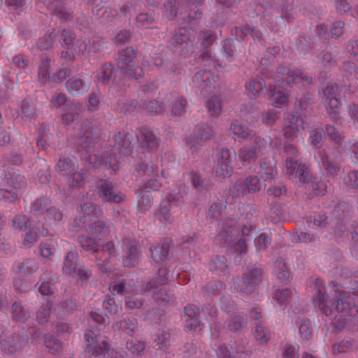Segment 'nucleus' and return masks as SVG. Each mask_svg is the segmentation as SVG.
<instances>
[{"label": "nucleus", "mask_w": 358, "mask_h": 358, "mask_svg": "<svg viewBox=\"0 0 358 358\" xmlns=\"http://www.w3.org/2000/svg\"><path fill=\"white\" fill-rule=\"evenodd\" d=\"M87 220L91 222L90 224L85 225L90 236H83L80 238V243L81 246L86 250L98 251L101 245L102 250H108L109 254H111L114 244L108 242L105 245H103V240L105 238L108 231V227H106L105 224L102 222L92 221V218H88L87 215L80 219L79 221L85 224Z\"/></svg>", "instance_id": "f03ea898"}, {"label": "nucleus", "mask_w": 358, "mask_h": 358, "mask_svg": "<svg viewBox=\"0 0 358 358\" xmlns=\"http://www.w3.org/2000/svg\"><path fill=\"white\" fill-rule=\"evenodd\" d=\"M250 145L244 146L239 154V159L243 162V165L249 164L257 156V151L264 147L266 141L264 139H258L257 137L252 136Z\"/></svg>", "instance_id": "6e6552de"}, {"label": "nucleus", "mask_w": 358, "mask_h": 358, "mask_svg": "<svg viewBox=\"0 0 358 358\" xmlns=\"http://www.w3.org/2000/svg\"><path fill=\"white\" fill-rule=\"evenodd\" d=\"M125 247L127 250L126 259L124 260V264L127 266H133L135 265L137 255H138V247L135 243H131L130 244H125Z\"/></svg>", "instance_id": "b1692460"}, {"label": "nucleus", "mask_w": 358, "mask_h": 358, "mask_svg": "<svg viewBox=\"0 0 358 358\" xmlns=\"http://www.w3.org/2000/svg\"><path fill=\"white\" fill-rule=\"evenodd\" d=\"M91 318L96 323L99 324H105L106 322H109V317L103 316L99 313L96 311H93L91 313Z\"/></svg>", "instance_id": "680f3d73"}, {"label": "nucleus", "mask_w": 358, "mask_h": 358, "mask_svg": "<svg viewBox=\"0 0 358 358\" xmlns=\"http://www.w3.org/2000/svg\"><path fill=\"white\" fill-rule=\"evenodd\" d=\"M199 308L196 306H188L185 308L182 316L185 327L189 330L196 331L199 327L200 322L198 320Z\"/></svg>", "instance_id": "ddd939ff"}, {"label": "nucleus", "mask_w": 358, "mask_h": 358, "mask_svg": "<svg viewBox=\"0 0 358 358\" xmlns=\"http://www.w3.org/2000/svg\"><path fill=\"white\" fill-rule=\"evenodd\" d=\"M350 157L355 162H358V143H355L350 148Z\"/></svg>", "instance_id": "774afa93"}, {"label": "nucleus", "mask_w": 358, "mask_h": 358, "mask_svg": "<svg viewBox=\"0 0 358 358\" xmlns=\"http://www.w3.org/2000/svg\"><path fill=\"white\" fill-rule=\"evenodd\" d=\"M290 296V290L287 288H282L276 291L275 294V299L276 303L281 306L287 304V301Z\"/></svg>", "instance_id": "7c9ffc66"}, {"label": "nucleus", "mask_w": 358, "mask_h": 358, "mask_svg": "<svg viewBox=\"0 0 358 358\" xmlns=\"http://www.w3.org/2000/svg\"><path fill=\"white\" fill-rule=\"evenodd\" d=\"M170 275V272L166 268L162 267L159 268V277L161 278L160 282L154 286L150 285L149 293L162 301L169 300V298L166 296V291L164 284Z\"/></svg>", "instance_id": "9d476101"}, {"label": "nucleus", "mask_w": 358, "mask_h": 358, "mask_svg": "<svg viewBox=\"0 0 358 358\" xmlns=\"http://www.w3.org/2000/svg\"><path fill=\"white\" fill-rule=\"evenodd\" d=\"M235 152L229 149H222L218 156L217 164L214 169L215 178L221 180L229 178L232 173L231 162L235 157Z\"/></svg>", "instance_id": "423d86ee"}, {"label": "nucleus", "mask_w": 358, "mask_h": 358, "mask_svg": "<svg viewBox=\"0 0 358 358\" xmlns=\"http://www.w3.org/2000/svg\"><path fill=\"white\" fill-rule=\"evenodd\" d=\"M255 337L257 341L260 344H264L268 341V334L264 327L257 326L255 331Z\"/></svg>", "instance_id": "79ce46f5"}, {"label": "nucleus", "mask_w": 358, "mask_h": 358, "mask_svg": "<svg viewBox=\"0 0 358 358\" xmlns=\"http://www.w3.org/2000/svg\"><path fill=\"white\" fill-rule=\"evenodd\" d=\"M76 254L74 252H69L64 259L63 270L64 272L69 274H73L76 272Z\"/></svg>", "instance_id": "bb28decb"}, {"label": "nucleus", "mask_w": 358, "mask_h": 358, "mask_svg": "<svg viewBox=\"0 0 358 358\" xmlns=\"http://www.w3.org/2000/svg\"><path fill=\"white\" fill-rule=\"evenodd\" d=\"M206 106L211 115H216L221 110L220 101L217 97H212L208 101Z\"/></svg>", "instance_id": "2f4dec72"}, {"label": "nucleus", "mask_w": 358, "mask_h": 358, "mask_svg": "<svg viewBox=\"0 0 358 358\" xmlns=\"http://www.w3.org/2000/svg\"><path fill=\"white\" fill-rule=\"evenodd\" d=\"M327 135L334 141L341 139V134L336 130L333 126H327L326 128Z\"/></svg>", "instance_id": "4d7b16f0"}, {"label": "nucleus", "mask_w": 358, "mask_h": 358, "mask_svg": "<svg viewBox=\"0 0 358 358\" xmlns=\"http://www.w3.org/2000/svg\"><path fill=\"white\" fill-rule=\"evenodd\" d=\"M245 88L248 94L253 95L257 94H264L266 92L264 82L259 79L248 82L245 85Z\"/></svg>", "instance_id": "4be33fe9"}, {"label": "nucleus", "mask_w": 358, "mask_h": 358, "mask_svg": "<svg viewBox=\"0 0 358 358\" xmlns=\"http://www.w3.org/2000/svg\"><path fill=\"white\" fill-rule=\"evenodd\" d=\"M304 120L302 117L289 114L285 120L283 132L287 140H292L297 136L300 129H304Z\"/></svg>", "instance_id": "1a4fd4ad"}, {"label": "nucleus", "mask_w": 358, "mask_h": 358, "mask_svg": "<svg viewBox=\"0 0 358 358\" xmlns=\"http://www.w3.org/2000/svg\"><path fill=\"white\" fill-rule=\"evenodd\" d=\"M50 64V60L46 59L45 61H43L41 64L39 66L38 76H39V78L43 81L46 80V79L49 77Z\"/></svg>", "instance_id": "ea45409f"}, {"label": "nucleus", "mask_w": 358, "mask_h": 358, "mask_svg": "<svg viewBox=\"0 0 358 358\" xmlns=\"http://www.w3.org/2000/svg\"><path fill=\"white\" fill-rule=\"evenodd\" d=\"M258 273L257 271H255V273ZM256 276V274L252 273L250 274V277L247 278L245 281H242L239 279H236L234 282V284H237L239 286V284L241 283L240 287H237V289H240L241 291L245 292L247 293H250L255 289V285L256 282L253 281V277Z\"/></svg>", "instance_id": "a878e982"}, {"label": "nucleus", "mask_w": 358, "mask_h": 358, "mask_svg": "<svg viewBox=\"0 0 358 358\" xmlns=\"http://www.w3.org/2000/svg\"><path fill=\"white\" fill-rule=\"evenodd\" d=\"M229 347L221 346L217 351L218 358H235L238 356V351H231Z\"/></svg>", "instance_id": "c9c22d12"}, {"label": "nucleus", "mask_w": 358, "mask_h": 358, "mask_svg": "<svg viewBox=\"0 0 358 358\" xmlns=\"http://www.w3.org/2000/svg\"><path fill=\"white\" fill-rule=\"evenodd\" d=\"M169 338L170 334L168 332H162V334L158 336V341L155 347H157L158 349H163L164 348H166Z\"/></svg>", "instance_id": "8fccbe9b"}, {"label": "nucleus", "mask_w": 358, "mask_h": 358, "mask_svg": "<svg viewBox=\"0 0 358 358\" xmlns=\"http://www.w3.org/2000/svg\"><path fill=\"white\" fill-rule=\"evenodd\" d=\"M231 131L238 139H247L251 136L247 128L239 122H235L231 127Z\"/></svg>", "instance_id": "cd10ccee"}, {"label": "nucleus", "mask_w": 358, "mask_h": 358, "mask_svg": "<svg viewBox=\"0 0 358 358\" xmlns=\"http://www.w3.org/2000/svg\"><path fill=\"white\" fill-rule=\"evenodd\" d=\"M62 36L63 37V41L67 46V52L65 53L63 52L62 55L64 57L71 58L75 54L80 53L84 52L87 48V45L83 43H79L76 42V47L73 43L74 37L72 34L64 31Z\"/></svg>", "instance_id": "f8f14e48"}, {"label": "nucleus", "mask_w": 358, "mask_h": 358, "mask_svg": "<svg viewBox=\"0 0 358 358\" xmlns=\"http://www.w3.org/2000/svg\"><path fill=\"white\" fill-rule=\"evenodd\" d=\"M337 90L336 85H330L327 86L323 92L324 97L330 110L337 108L341 104V100L336 93Z\"/></svg>", "instance_id": "2eb2a0df"}, {"label": "nucleus", "mask_w": 358, "mask_h": 358, "mask_svg": "<svg viewBox=\"0 0 358 358\" xmlns=\"http://www.w3.org/2000/svg\"><path fill=\"white\" fill-rule=\"evenodd\" d=\"M315 157L321 159L322 166L330 176H334L339 171L338 167L336 166L337 161H334L332 156H326L321 152H318Z\"/></svg>", "instance_id": "a211bd4d"}, {"label": "nucleus", "mask_w": 358, "mask_h": 358, "mask_svg": "<svg viewBox=\"0 0 358 358\" xmlns=\"http://www.w3.org/2000/svg\"><path fill=\"white\" fill-rule=\"evenodd\" d=\"M136 325L133 322L129 324L127 321H123L120 323V329L128 334H129L130 331H133Z\"/></svg>", "instance_id": "338daca9"}, {"label": "nucleus", "mask_w": 358, "mask_h": 358, "mask_svg": "<svg viewBox=\"0 0 358 358\" xmlns=\"http://www.w3.org/2000/svg\"><path fill=\"white\" fill-rule=\"evenodd\" d=\"M12 311L15 319L17 321H23L26 317L27 313L22 307L18 303H14L12 307Z\"/></svg>", "instance_id": "37998d69"}, {"label": "nucleus", "mask_w": 358, "mask_h": 358, "mask_svg": "<svg viewBox=\"0 0 358 358\" xmlns=\"http://www.w3.org/2000/svg\"><path fill=\"white\" fill-rule=\"evenodd\" d=\"M178 32L179 34H176L173 39V44L176 46H178V48L181 49V51L186 49L189 50L192 45L190 39V34L188 33L187 35V30L184 28H180Z\"/></svg>", "instance_id": "dca6fc26"}, {"label": "nucleus", "mask_w": 358, "mask_h": 358, "mask_svg": "<svg viewBox=\"0 0 358 358\" xmlns=\"http://www.w3.org/2000/svg\"><path fill=\"white\" fill-rule=\"evenodd\" d=\"M126 305L129 308H138L142 306V299L139 294L128 296L126 299Z\"/></svg>", "instance_id": "a19ab883"}, {"label": "nucleus", "mask_w": 358, "mask_h": 358, "mask_svg": "<svg viewBox=\"0 0 358 358\" xmlns=\"http://www.w3.org/2000/svg\"><path fill=\"white\" fill-rule=\"evenodd\" d=\"M343 23L342 22H336L333 24L331 29V36L334 37H338L343 32Z\"/></svg>", "instance_id": "bf43d9fd"}, {"label": "nucleus", "mask_w": 358, "mask_h": 358, "mask_svg": "<svg viewBox=\"0 0 358 358\" xmlns=\"http://www.w3.org/2000/svg\"><path fill=\"white\" fill-rule=\"evenodd\" d=\"M298 349L289 344H286L284 348V358H296L297 357Z\"/></svg>", "instance_id": "3c124183"}, {"label": "nucleus", "mask_w": 358, "mask_h": 358, "mask_svg": "<svg viewBox=\"0 0 358 358\" xmlns=\"http://www.w3.org/2000/svg\"><path fill=\"white\" fill-rule=\"evenodd\" d=\"M351 346V343L348 341H343L339 343H336L332 347V350L334 354H338L341 352H344L348 349H350Z\"/></svg>", "instance_id": "de8ad7c7"}, {"label": "nucleus", "mask_w": 358, "mask_h": 358, "mask_svg": "<svg viewBox=\"0 0 358 358\" xmlns=\"http://www.w3.org/2000/svg\"><path fill=\"white\" fill-rule=\"evenodd\" d=\"M210 75V72L207 71H204L202 73L199 72L194 76V81L199 83L200 80H202L203 82H207L210 83V81L209 78Z\"/></svg>", "instance_id": "13d9d810"}, {"label": "nucleus", "mask_w": 358, "mask_h": 358, "mask_svg": "<svg viewBox=\"0 0 358 358\" xmlns=\"http://www.w3.org/2000/svg\"><path fill=\"white\" fill-rule=\"evenodd\" d=\"M62 214L58 211L55 208L48 209L45 214V220L47 222L51 224L53 222L61 220Z\"/></svg>", "instance_id": "e433bc0d"}, {"label": "nucleus", "mask_w": 358, "mask_h": 358, "mask_svg": "<svg viewBox=\"0 0 358 358\" xmlns=\"http://www.w3.org/2000/svg\"><path fill=\"white\" fill-rule=\"evenodd\" d=\"M85 339L88 343L89 351L96 355L102 354L108 350V343L104 340L98 339L97 335L92 331L87 330L85 333Z\"/></svg>", "instance_id": "9b49d317"}, {"label": "nucleus", "mask_w": 358, "mask_h": 358, "mask_svg": "<svg viewBox=\"0 0 358 358\" xmlns=\"http://www.w3.org/2000/svg\"><path fill=\"white\" fill-rule=\"evenodd\" d=\"M55 245V242L53 240L43 243L40 248L41 255L45 258L50 257L53 254V250Z\"/></svg>", "instance_id": "f704fd0d"}, {"label": "nucleus", "mask_w": 358, "mask_h": 358, "mask_svg": "<svg viewBox=\"0 0 358 358\" xmlns=\"http://www.w3.org/2000/svg\"><path fill=\"white\" fill-rule=\"evenodd\" d=\"M50 315V308H44L40 310L36 315L37 319L41 322H45L48 320V317Z\"/></svg>", "instance_id": "e2e57ef3"}, {"label": "nucleus", "mask_w": 358, "mask_h": 358, "mask_svg": "<svg viewBox=\"0 0 358 358\" xmlns=\"http://www.w3.org/2000/svg\"><path fill=\"white\" fill-rule=\"evenodd\" d=\"M310 139L313 145L315 148H319L322 145V135L320 130H313L310 132Z\"/></svg>", "instance_id": "c03bdc74"}, {"label": "nucleus", "mask_w": 358, "mask_h": 358, "mask_svg": "<svg viewBox=\"0 0 358 358\" xmlns=\"http://www.w3.org/2000/svg\"><path fill=\"white\" fill-rule=\"evenodd\" d=\"M38 234L34 231H30L28 234H26V236L24 239V244L27 246H31L34 243L36 242Z\"/></svg>", "instance_id": "6e6d98bb"}, {"label": "nucleus", "mask_w": 358, "mask_h": 358, "mask_svg": "<svg viewBox=\"0 0 358 358\" xmlns=\"http://www.w3.org/2000/svg\"><path fill=\"white\" fill-rule=\"evenodd\" d=\"M153 17L147 13H141L136 17V22L139 27L149 28L152 22Z\"/></svg>", "instance_id": "4c0bfd02"}, {"label": "nucleus", "mask_w": 358, "mask_h": 358, "mask_svg": "<svg viewBox=\"0 0 358 358\" xmlns=\"http://www.w3.org/2000/svg\"><path fill=\"white\" fill-rule=\"evenodd\" d=\"M137 138L141 145L148 150L153 149L158 145L156 136L149 130L141 131Z\"/></svg>", "instance_id": "f3484780"}, {"label": "nucleus", "mask_w": 358, "mask_h": 358, "mask_svg": "<svg viewBox=\"0 0 358 358\" xmlns=\"http://www.w3.org/2000/svg\"><path fill=\"white\" fill-rule=\"evenodd\" d=\"M228 328L231 331H236L241 327L240 317H236L234 319L229 322Z\"/></svg>", "instance_id": "69168bd1"}, {"label": "nucleus", "mask_w": 358, "mask_h": 358, "mask_svg": "<svg viewBox=\"0 0 358 358\" xmlns=\"http://www.w3.org/2000/svg\"><path fill=\"white\" fill-rule=\"evenodd\" d=\"M255 243L258 250L264 249L270 243V238L265 234H262L255 239Z\"/></svg>", "instance_id": "49530a36"}, {"label": "nucleus", "mask_w": 358, "mask_h": 358, "mask_svg": "<svg viewBox=\"0 0 358 358\" xmlns=\"http://www.w3.org/2000/svg\"><path fill=\"white\" fill-rule=\"evenodd\" d=\"M112 75L111 66L108 64H105L101 66L99 71L97 73V79L99 81L106 82L108 81Z\"/></svg>", "instance_id": "473e14b6"}, {"label": "nucleus", "mask_w": 358, "mask_h": 358, "mask_svg": "<svg viewBox=\"0 0 358 358\" xmlns=\"http://www.w3.org/2000/svg\"><path fill=\"white\" fill-rule=\"evenodd\" d=\"M211 134H212V129L210 128H208V127L203 128L196 137L189 138L187 140V143L191 146L194 147L196 145L200 144L203 140L208 139L211 136Z\"/></svg>", "instance_id": "c85d7f7f"}, {"label": "nucleus", "mask_w": 358, "mask_h": 358, "mask_svg": "<svg viewBox=\"0 0 358 358\" xmlns=\"http://www.w3.org/2000/svg\"><path fill=\"white\" fill-rule=\"evenodd\" d=\"M75 166V158L73 156H69L66 158L60 159L56 165V169L58 171L70 173L74 170Z\"/></svg>", "instance_id": "393cba45"}, {"label": "nucleus", "mask_w": 358, "mask_h": 358, "mask_svg": "<svg viewBox=\"0 0 358 358\" xmlns=\"http://www.w3.org/2000/svg\"><path fill=\"white\" fill-rule=\"evenodd\" d=\"M316 285L317 291L314 296L313 303L315 308L330 317L336 329H341L352 318L357 316V308L346 300L343 292L350 294L347 289H350L353 294H358V278L347 280L343 290L335 285H330L329 290H327L321 280H317Z\"/></svg>", "instance_id": "f257e3e1"}, {"label": "nucleus", "mask_w": 358, "mask_h": 358, "mask_svg": "<svg viewBox=\"0 0 358 358\" xmlns=\"http://www.w3.org/2000/svg\"><path fill=\"white\" fill-rule=\"evenodd\" d=\"M27 218L24 216L15 217L13 221V226L15 229L22 230L27 228Z\"/></svg>", "instance_id": "5fc2aeb1"}, {"label": "nucleus", "mask_w": 358, "mask_h": 358, "mask_svg": "<svg viewBox=\"0 0 358 358\" xmlns=\"http://www.w3.org/2000/svg\"><path fill=\"white\" fill-rule=\"evenodd\" d=\"M135 58V52L132 48L127 47L122 50L119 54V66L124 70L127 73L136 79L141 78L143 74L142 67L133 69L134 65L132 64Z\"/></svg>", "instance_id": "0eeeda50"}, {"label": "nucleus", "mask_w": 358, "mask_h": 358, "mask_svg": "<svg viewBox=\"0 0 358 358\" xmlns=\"http://www.w3.org/2000/svg\"><path fill=\"white\" fill-rule=\"evenodd\" d=\"M176 1L173 0L169 1L165 5L166 15L168 17H174L176 15L175 8Z\"/></svg>", "instance_id": "052dcab7"}, {"label": "nucleus", "mask_w": 358, "mask_h": 358, "mask_svg": "<svg viewBox=\"0 0 358 358\" xmlns=\"http://www.w3.org/2000/svg\"><path fill=\"white\" fill-rule=\"evenodd\" d=\"M299 331L301 336L307 338L312 333V326L308 320H301L299 326Z\"/></svg>", "instance_id": "72a5a7b5"}, {"label": "nucleus", "mask_w": 358, "mask_h": 358, "mask_svg": "<svg viewBox=\"0 0 358 358\" xmlns=\"http://www.w3.org/2000/svg\"><path fill=\"white\" fill-rule=\"evenodd\" d=\"M103 308L104 310L110 316L118 314L122 310V305L120 301H117L115 298L108 296L103 302Z\"/></svg>", "instance_id": "aec40b11"}, {"label": "nucleus", "mask_w": 358, "mask_h": 358, "mask_svg": "<svg viewBox=\"0 0 358 358\" xmlns=\"http://www.w3.org/2000/svg\"><path fill=\"white\" fill-rule=\"evenodd\" d=\"M109 289L113 295L122 294L124 289V284L122 282H113L110 283Z\"/></svg>", "instance_id": "864d4df0"}, {"label": "nucleus", "mask_w": 358, "mask_h": 358, "mask_svg": "<svg viewBox=\"0 0 358 358\" xmlns=\"http://www.w3.org/2000/svg\"><path fill=\"white\" fill-rule=\"evenodd\" d=\"M6 3L10 7V10H21L23 6V0H6Z\"/></svg>", "instance_id": "0e129e2a"}, {"label": "nucleus", "mask_w": 358, "mask_h": 358, "mask_svg": "<svg viewBox=\"0 0 358 358\" xmlns=\"http://www.w3.org/2000/svg\"><path fill=\"white\" fill-rule=\"evenodd\" d=\"M283 78H280L277 76V80L275 82L274 89L271 92V101L275 107H280L287 102V94L284 90L286 85L292 82L294 83H306L309 84L310 80L301 70L281 73Z\"/></svg>", "instance_id": "7ed1b4c3"}, {"label": "nucleus", "mask_w": 358, "mask_h": 358, "mask_svg": "<svg viewBox=\"0 0 358 358\" xmlns=\"http://www.w3.org/2000/svg\"><path fill=\"white\" fill-rule=\"evenodd\" d=\"M344 183L351 187H358V172H350L348 176L343 178Z\"/></svg>", "instance_id": "58836bf2"}, {"label": "nucleus", "mask_w": 358, "mask_h": 358, "mask_svg": "<svg viewBox=\"0 0 358 358\" xmlns=\"http://www.w3.org/2000/svg\"><path fill=\"white\" fill-rule=\"evenodd\" d=\"M45 343L48 348L52 350L53 353L58 351L61 348V345L59 341L52 336H46L45 338Z\"/></svg>", "instance_id": "a18cd8bd"}, {"label": "nucleus", "mask_w": 358, "mask_h": 358, "mask_svg": "<svg viewBox=\"0 0 358 358\" xmlns=\"http://www.w3.org/2000/svg\"><path fill=\"white\" fill-rule=\"evenodd\" d=\"M276 172L275 163L273 160H268V162H263L260 164L259 177L257 176L250 177L247 180L246 186L249 192L259 191L266 187L264 182L266 180H271L275 176Z\"/></svg>", "instance_id": "20e7f679"}, {"label": "nucleus", "mask_w": 358, "mask_h": 358, "mask_svg": "<svg viewBox=\"0 0 358 358\" xmlns=\"http://www.w3.org/2000/svg\"><path fill=\"white\" fill-rule=\"evenodd\" d=\"M52 10L56 15L61 18H67L69 15L65 8L61 6L60 0H41Z\"/></svg>", "instance_id": "5701e85b"}, {"label": "nucleus", "mask_w": 358, "mask_h": 358, "mask_svg": "<svg viewBox=\"0 0 358 358\" xmlns=\"http://www.w3.org/2000/svg\"><path fill=\"white\" fill-rule=\"evenodd\" d=\"M67 89L73 94L83 93L87 91L90 87L87 78H73L67 82Z\"/></svg>", "instance_id": "4468645a"}, {"label": "nucleus", "mask_w": 358, "mask_h": 358, "mask_svg": "<svg viewBox=\"0 0 358 358\" xmlns=\"http://www.w3.org/2000/svg\"><path fill=\"white\" fill-rule=\"evenodd\" d=\"M101 191L107 201L119 203L122 200V195L114 192L113 187L109 182H102Z\"/></svg>", "instance_id": "6ab92c4d"}, {"label": "nucleus", "mask_w": 358, "mask_h": 358, "mask_svg": "<svg viewBox=\"0 0 358 358\" xmlns=\"http://www.w3.org/2000/svg\"><path fill=\"white\" fill-rule=\"evenodd\" d=\"M285 152L289 155L285 162V171L286 174L299 177L300 182H306L308 176V168L304 165L299 164L298 160L296 159V154L297 152L296 148L292 145H288L285 148Z\"/></svg>", "instance_id": "39448f33"}, {"label": "nucleus", "mask_w": 358, "mask_h": 358, "mask_svg": "<svg viewBox=\"0 0 358 358\" xmlns=\"http://www.w3.org/2000/svg\"><path fill=\"white\" fill-rule=\"evenodd\" d=\"M157 171V166L153 164H152L150 166L148 164H141L139 166L138 169L139 175H141V173L143 172L144 174L152 176Z\"/></svg>", "instance_id": "09e8293b"}, {"label": "nucleus", "mask_w": 358, "mask_h": 358, "mask_svg": "<svg viewBox=\"0 0 358 358\" xmlns=\"http://www.w3.org/2000/svg\"><path fill=\"white\" fill-rule=\"evenodd\" d=\"M185 99L180 98L175 103V105L172 108V113L176 115H180L183 111L185 106H186Z\"/></svg>", "instance_id": "603ef678"}, {"label": "nucleus", "mask_w": 358, "mask_h": 358, "mask_svg": "<svg viewBox=\"0 0 358 358\" xmlns=\"http://www.w3.org/2000/svg\"><path fill=\"white\" fill-rule=\"evenodd\" d=\"M167 255V249L164 246L158 245L151 250V257L153 261L160 262L163 261Z\"/></svg>", "instance_id": "c756f323"}, {"label": "nucleus", "mask_w": 358, "mask_h": 358, "mask_svg": "<svg viewBox=\"0 0 358 358\" xmlns=\"http://www.w3.org/2000/svg\"><path fill=\"white\" fill-rule=\"evenodd\" d=\"M132 135L127 134L122 138V136L119 134L115 136V148L124 154H127L129 151V148L132 147L133 143L131 141Z\"/></svg>", "instance_id": "412c9836"}]
</instances>
